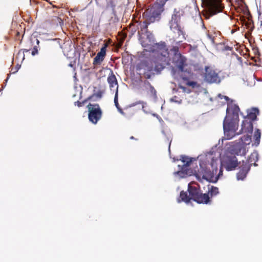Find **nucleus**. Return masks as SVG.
Returning <instances> with one entry per match:
<instances>
[{"mask_svg": "<svg viewBox=\"0 0 262 262\" xmlns=\"http://www.w3.org/2000/svg\"><path fill=\"white\" fill-rule=\"evenodd\" d=\"M169 52L165 42L155 43L152 47V55L139 62L136 66L137 71L144 70V76L150 79L155 74L160 73L165 66L168 64Z\"/></svg>", "mask_w": 262, "mask_h": 262, "instance_id": "f257e3e1", "label": "nucleus"}, {"mask_svg": "<svg viewBox=\"0 0 262 262\" xmlns=\"http://www.w3.org/2000/svg\"><path fill=\"white\" fill-rule=\"evenodd\" d=\"M167 0H157V2L150 7L147 9L143 14L144 20L139 24L140 31L142 34H145L148 38L151 33L148 30V26L156 20H159L161 13L164 10L163 7Z\"/></svg>", "mask_w": 262, "mask_h": 262, "instance_id": "f03ea898", "label": "nucleus"}, {"mask_svg": "<svg viewBox=\"0 0 262 262\" xmlns=\"http://www.w3.org/2000/svg\"><path fill=\"white\" fill-rule=\"evenodd\" d=\"M239 107L235 104L227 108V116L224 120L223 128L225 136L228 140L236 135L239 122Z\"/></svg>", "mask_w": 262, "mask_h": 262, "instance_id": "7ed1b4c3", "label": "nucleus"}, {"mask_svg": "<svg viewBox=\"0 0 262 262\" xmlns=\"http://www.w3.org/2000/svg\"><path fill=\"white\" fill-rule=\"evenodd\" d=\"M211 167L213 168L212 164ZM217 170V168L216 167L210 170L206 164L202 163L200 164V168L197 170H194V175L197 180L201 182H202L203 180H206L215 183L217 181V178H215Z\"/></svg>", "mask_w": 262, "mask_h": 262, "instance_id": "20e7f679", "label": "nucleus"}, {"mask_svg": "<svg viewBox=\"0 0 262 262\" xmlns=\"http://www.w3.org/2000/svg\"><path fill=\"white\" fill-rule=\"evenodd\" d=\"M184 14L185 12L183 8L180 7L174 8L171 15V20L169 21V26L171 31L174 33H177L179 36H183L184 38H185V33L180 23L181 18L184 15Z\"/></svg>", "mask_w": 262, "mask_h": 262, "instance_id": "39448f33", "label": "nucleus"}, {"mask_svg": "<svg viewBox=\"0 0 262 262\" xmlns=\"http://www.w3.org/2000/svg\"><path fill=\"white\" fill-rule=\"evenodd\" d=\"M188 191L191 200L199 204H208L210 201V197L207 193H202L199 188L195 186L188 185Z\"/></svg>", "mask_w": 262, "mask_h": 262, "instance_id": "423d86ee", "label": "nucleus"}, {"mask_svg": "<svg viewBox=\"0 0 262 262\" xmlns=\"http://www.w3.org/2000/svg\"><path fill=\"white\" fill-rule=\"evenodd\" d=\"M204 1L206 4V13L208 15L209 17L223 11L224 6L221 0Z\"/></svg>", "mask_w": 262, "mask_h": 262, "instance_id": "0eeeda50", "label": "nucleus"}, {"mask_svg": "<svg viewBox=\"0 0 262 262\" xmlns=\"http://www.w3.org/2000/svg\"><path fill=\"white\" fill-rule=\"evenodd\" d=\"M88 109V118L90 122L96 124L101 118L102 111L98 104L89 103L87 106Z\"/></svg>", "mask_w": 262, "mask_h": 262, "instance_id": "6e6552de", "label": "nucleus"}, {"mask_svg": "<svg viewBox=\"0 0 262 262\" xmlns=\"http://www.w3.org/2000/svg\"><path fill=\"white\" fill-rule=\"evenodd\" d=\"M204 78L209 83H219L221 81L219 74L212 67L208 66L205 67Z\"/></svg>", "mask_w": 262, "mask_h": 262, "instance_id": "1a4fd4ad", "label": "nucleus"}, {"mask_svg": "<svg viewBox=\"0 0 262 262\" xmlns=\"http://www.w3.org/2000/svg\"><path fill=\"white\" fill-rule=\"evenodd\" d=\"M240 163L235 156L230 155L224 157L222 162V166L227 171H232L235 170Z\"/></svg>", "mask_w": 262, "mask_h": 262, "instance_id": "9d476101", "label": "nucleus"}, {"mask_svg": "<svg viewBox=\"0 0 262 262\" xmlns=\"http://www.w3.org/2000/svg\"><path fill=\"white\" fill-rule=\"evenodd\" d=\"M172 63L181 72H183L187 65V59L182 54H173L171 59Z\"/></svg>", "mask_w": 262, "mask_h": 262, "instance_id": "9b49d317", "label": "nucleus"}, {"mask_svg": "<svg viewBox=\"0 0 262 262\" xmlns=\"http://www.w3.org/2000/svg\"><path fill=\"white\" fill-rule=\"evenodd\" d=\"M239 171L236 173V178L238 180H244L250 169V166L247 162H242V164L239 167Z\"/></svg>", "mask_w": 262, "mask_h": 262, "instance_id": "f8f14e48", "label": "nucleus"}, {"mask_svg": "<svg viewBox=\"0 0 262 262\" xmlns=\"http://www.w3.org/2000/svg\"><path fill=\"white\" fill-rule=\"evenodd\" d=\"M107 43H104L103 46L101 48L100 52H99L96 57L94 58L93 64L94 66L100 65L104 60L106 55Z\"/></svg>", "mask_w": 262, "mask_h": 262, "instance_id": "ddd939ff", "label": "nucleus"}, {"mask_svg": "<svg viewBox=\"0 0 262 262\" xmlns=\"http://www.w3.org/2000/svg\"><path fill=\"white\" fill-rule=\"evenodd\" d=\"M253 122L251 121L245 119L242 122V128L240 130L241 133H246L251 134L253 131Z\"/></svg>", "mask_w": 262, "mask_h": 262, "instance_id": "4468645a", "label": "nucleus"}, {"mask_svg": "<svg viewBox=\"0 0 262 262\" xmlns=\"http://www.w3.org/2000/svg\"><path fill=\"white\" fill-rule=\"evenodd\" d=\"M107 80L109 83L111 90H112V89L115 87H116L115 92L116 91V90H118L117 80L116 76L114 75L112 71H111V73L108 75Z\"/></svg>", "mask_w": 262, "mask_h": 262, "instance_id": "2eb2a0df", "label": "nucleus"}, {"mask_svg": "<svg viewBox=\"0 0 262 262\" xmlns=\"http://www.w3.org/2000/svg\"><path fill=\"white\" fill-rule=\"evenodd\" d=\"M258 114V110L257 108H253L248 112V114L245 117V119L253 122L257 120V116Z\"/></svg>", "mask_w": 262, "mask_h": 262, "instance_id": "dca6fc26", "label": "nucleus"}, {"mask_svg": "<svg viewBox=\"0 0 262 262\" xmlns=\"http://www.w3.org/2000/svg\"><path fill=\"white\" fill-rule=\"evenodd\" d=\"M258 160V155L257 152H253L251 154L250 156L249 157L248 159L246 161H243V162H247L248 164H249L251 167L252 165H254L255 166H257V164L256 162Z\"/></svg>", "mask_w": 262, "mask_h": 262, "instance_id": "f3484780", "label": "nucleus"}, {"mask_svg": "<svg viewBox=\"0 0 262 262\" xmlns=\"http://www.w3.org/2000/svg\"><path fill=\"white\" fill-rule=\"evenodd\" d=\"M190 200L189 194L188 195L187 193L184 191H181L180 197L178 199V202H184L186 203H188L190 202Z\"/></svg>", "mask_w": 262, "mask_h": 262, "instance_id": "a211bd4d", "label": "nucleus"}, {"mask_svg": "<svg viewBox=\"0 0 262 262\" xmlns=\"http://www.w3.org/2000/svg\"><path fill=\"white\" fill-rule=\"evenodd\" d=\"M261 137V132L259 129H256L254 132L253 135V140L254 143L252 145H255V146H257L260 143V140Z\"/></svg>", "mask_w": 262, "mask_h": 262, "instance_id": "6ab92c4d", "label": "nucleus"}, {"mask_svg": "<svg viewBox=\"0 0 262 262\" xmlns=\"http://www.w3.org/2000/svg\"><path fill=\"white\" fill-rule=\"evenodd\" d=\"M145 84L146 86V89H149L150 96L156 98L157 97V92L154 87L148 81H145Z\"/></svg>", "mask_w": 262, "mask_h": 262, "instance_id": "aec40b11", "label": "nucleus"}, {"mask_svg": "<svg viewBox=\"0 0 262 262\" xmlns=\"http://www.w3.org/2000/svg\"><path fill=\"white\" fill-rule=\"evenodd\" d=\"M181 160L184 163L183 167L189 166L192 161V158L185 156H182Z\"/></svg>", "mask_w": 262, "mask_h": 262, "instance_id": "412c9836", "label": "nucleus"}, {"mask_svg": "<svg viewBox=\"0 0 262 262\" xmlns=\"http://www.w3.org/2000/svg\"><path fill=\"white\" fill-rule=\"evenodd\" d=\"M209 186V185L208 186ZM219 192V189L216 187H214L213 186H211V187H208V194L209 193L210 194L211 197L216 195Z\"/></svg>", "mask_w": 262, "mask_h": 262, "instance_id": "4be33fe9", "label": "nucleus"}, {"mask_svg": "<svg viewBox=\"0 0 262 262\" xmlns=\"http://www.w3.org/2000/svg\"><path fill=\"white\" fill-rule=\"evenodd\" d=\"M118 90H116V91L115 92V95L114 98V103L116 107L117 108L119 112L121 113L122 114H124V112H123L122 110L120 107L119 104L118 103Z\"/></svg>", "mask_w": 262, "mask_h": 262, "instance_id": "5701e85b", "label": "nucleus"}, {"mask_svg": "<svg viewBox=\"0 0 262 262\" xmlns=\"http://www.w3.org/2000/svg\"><path fill=\"white\" fill-rule=\"evenodd\" d=\"M118 5V0H110L107 4V8H110L114 11L115 7Z\"/></svg>", "mask_w": 262, "mask_h": 262, "instance_id": "b1692460", "label": "nucleus"}, {"mask_svg": "<svg viewBox=\"0 0 262 262\" xmlns=\"http://www.w3.org/2000/svg\"><path fill=\"white\" fill-rule=\"evenodd\" d=\"M241 140L245 144H250L251 142V137L248 135L244 136L241 138Z\"/></svg>", "mask_w": 262, "mask_h": 262, "instance_id": "393cba45", "label": "nucleus"}, {"mask_svg": "<svg viewBox=\"0 0 262 262\" xmlns=\"http://www.w3.org/2000/svg\"><path fill=\"white\" fill-rule=\"evenodd\" d=\"M92 96H90V97H89L88 98V99L81 101V102H80L79 101H76L74 102V105H77L78 106V107H81L82 106L84 105V103L89 100H91V98H92Z\"/></svg>", "mask_w": 262, "mask_h": 262, "instance_id": "a878e982", "label": "nucleus"}, {"mask_svg": "<svg viewBox=\"0 0 262 262\" xmlns=\"http://www.w3.org/2000/svg\"><path fill=\"white\" fill-rule=\"evenodd\" d=\"M29 50H27V49H21L19 51V52H18V54L17 55V56H23V59H25V52H28Z\"/></svg>", "mask_w": 262, "mask_h": 262, "instance_id": "bb28decb", "label": "nucleus"}, {"mask_svg": "<svg viewBox=\"0 0 262 262\" xmlns=\"http://www.w3.org/2000/svg\"><path fill=\"white\" fill-rule=\"evenodd\" d=\"M171 51L173 52V54H181L179 52V48L178 46H173L171 49Z\"/></svg>", "mask_w": 262, "mask_h": 262, "instance_id": "cd10ccee", "label": "nucleus"}, {"mask_svg": "<svg viewBox=\"0 0 262 262\" xmlns=\"http://www.w3.org/2000/svg\"><path fill=\"white\" fill-rule=\"evenodd\" d=\"M187 85L188 86H191L194 88L196 85V82L195 81H188L187 83Z\"/></svg>", "mask_w": 262, "mask_h": 262, "instance_id": "c85d7f7f", "label": "nucleus"}, {"mask_svg": "<svg viewBox=\"0 0 262 262\" xmlns=\"http://www.w3.org/2000/svg\"><path fill=\"white\" fill-rule=\"evenodd\" d=\"M223 168H222V167H221L219 174H217V176L215 175V178H217V180H218L219 179V178L223 175Z\"/></svg>", "mask_w": 262, "mask_h": 262, "instance_id": "c756f323", "label": "nucleus"}, {"mask_svg": "<svg viewBox=\"0 0 262 262\" xmlns=\"http://www.w3.org/2000/svg\"><path fill=\"white\" fill-rule=\"evenodd\" d=\"M38 53V50H37V48L36 47H34L32 51V55H36V54H37Z\"/></svg>", "mask_w": 262, "mask_h": 262, "instance_id": "7c9ffc66", "label": "nucleus"}, {"mask_svg": "<svg viewBox=\"0 0 262 262\" xmlns=\"http://www.w3.org/2000/svg\"><path fill=\"white\" fill-rule=\"evenodd\" d=\"M259 19L260 21V25L262 26V12L259 13Z\"/></svg>", "mask_w": 262, "mask_h": 262, "instance_id": "2f4dec72", "label": "nucleus"}, {"mask_svg": "<svg viewBox=\"0 0 262 262\" xmlns=\"http://www.w3.org/2000/svg\"><path fill=\"white\" fill-rule=\"evenodd\" d=\"M232 48L231 47H230L229 46H226L225 47V49L224 50H226V51H230V50H232Z\"/></svg>", "mask_w": 262, "mask_h": 262, "instance_id": "473e14b6", "label": "nucleus"}, {"mask_svg": "<svg viewBox=\"0 0 262 262\" xmlns=\"http://www.w3.org/2000/svg\"><path fill=\"white\" fill-rule=\"evenodd\" d=\"M243 150H244V151H243V154L244 155H245V154H246V152H245V149H244H244H243Z\"/></svg>", "mask_w": 262, "mask_h": 262, "instance_id": "72a5a7b5", "label": "nucleus"}, {"mask_svg": "<svg viewBox=\"0 0 262 262\" xmlns=\"http://www.w3.org/2000/svg\"><path fill=\"white\" fill-rule=\"evenodd\" d=\"M130 139L133 140V139H135L133 136H131V137H130Z\"/></svg>", "mask_w": 262, "mask_h": 262, "instance_id": "f704fd0d", "label": "nucleus"}, {"mask_svg": "<svg viewBox=\"0 0 262 262\" xmlns=\"http://www.w3.org/2000/svg\"><path fill=\"white\" fill-rule=\"evenodd\" d=\"M170 144H171V141L169 143V145H168L169 149L170 148Z\"/></svg>", "mask_w": 262, "mask_h": 262, "instance_id": "c9c22d12", "label": "nucleus"}, {"mask_svg": "<svg viewBox=\"0 0 262 262\" xmlns=\"http://www.w3.org/2000/svg\"><path fill=\"white\" fill-rule=\"evenodd\" d=\"M95 1L97 2V0H95Z\"/></svg>", "mask_w": 262, "mask_h": 262, "instance_id": "e433bc0d", "label": "nucleus"}]
</instances>
